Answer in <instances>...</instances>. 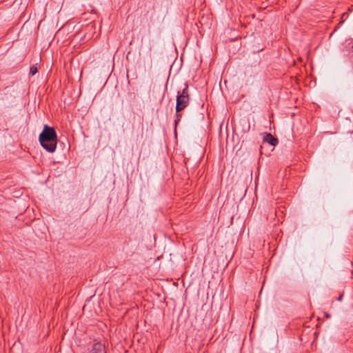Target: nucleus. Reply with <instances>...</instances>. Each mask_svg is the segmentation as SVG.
<instances>
[{"label":"nucleus","instance_id":"20e7f679","mask_svg":"<svg viewBox=\"0 0 353 353\" xmlns=\"http://www.w3.org/2000/svg\"><path fill=\"white\" fill-rule=\"evenodd\" d=\"M92 353H105V346L101 343H95L92 345Z\"/></svg>","mask_w":353,"mask_h":353},{"label":"nucleus","instance_id":"0eeeda50","mask_svg":"<svg viewBox=\"0 0 353 353\" xmlns=\"http://www.w3.org/2000/svg\"><path fill=\"white\" fill-rule=\"evenodd\" d=\"M179 121H180L179 119L175 120L174 123H175L176 126L178 124V123L179 122Z\"/></svg>","mask_w":353,"mask_h":353},{"label":"nucleus","instance_id":"423d86ee","mask_svg":"<svg viewBox=\"0 0 353 353\" xmlns=\"http://www.w3.org/2000/svg\"><path fill=\"white\" fill-rule=\"evenodd\" d=\"M181 114H179L178 112L176 113V119H179V120L181 119Z\"/></svg>","mask_w":353,"mask_h":353},{"label":"nucleus","instance_id":"f03ea898","mask_svg":"<svg viewBox=\"0 0 353 353\" xmlns=\"http://www.w3.org/2000/svg\"><path fill=\"white\" fill-rule=\"evenodd\" d=\"M189 94L188 92V85L182 90L181 93L178 92L176 98V111L179 112L183 110L189 103Z\"/></svg>","mask_w":353,"mask_h":353},{"label":"nucleus","instance_id":"7ed1b4c3","mask_svg":"<svg viewBox=\"0 0 353 353\" xmlns=\"http://www.w3.org/2000/svg\"><path fill=\"white\" fill-rule=\"evenodd\" d=\"M263 141L266 143H270L272 146H275L278 144L279 141L276 138L274 137L271 134H266L263 138Z\"/></svg>","mask_w":353,"mask_h":353},{"label":"nucleus","instance_id":"6e6552de","mask_svg":"<svg viewBox=\"0 0 353 353\" xmlns=\"http://www.w3.org/2000/svg\"><path fill=\"white\" fill-rule=\"evenodd\" d=\"M341 299H342V296H339V299H338V300H339V301H341Z\"/></svg>","mask_w":353,"mask_h":353},{"label":"nucleus","instance_id":"39448f33","mask_svg":"<svg viewBox=\"0 0 353 353\" xmlns=\"http://www.w3.org/2000/svg\"><path fill=\"white\" fill-rule=\"evenodd\" d=\"M37 72H38V70H37V66L32 65V66L30 67V73L32 75L36 74Z\"/></svg>","mask_w":353,"mask_h":353},{"label":"nucleus","instance_id":"f257e3e1","mask_svg":"<svg viewBox=\"0 0 353 353\" xmlns=\"http://www.w3.org/2000/svg\"><path fill=\"white\" fill-rule=\"evenodd\" d=\"M41 146L49 152H54L57 148V133L53 128L45 125L39 135Z\"/></svg>","mask_w":353,"mask_h":353}]
</instances>
